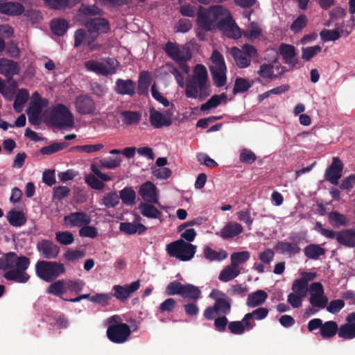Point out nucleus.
<instances>
[{
	"instance_id": "obj_1",
	"label": "nucleus",
	"mask_w": 355,
	"mask_h": 355,
	"mask_svg": "<svg viewBox=\"0 0 355 355\" xmlns=\"http://www.w3.org/2000/svg\"><path fill=\"white\" fill-rule=\"evenodd\" d=\"M208 75L206 67L198 64L194 67L192 78L186 80L185 95L190 98L204 100L209 96V88L207 85Z\"/></svg>"
},
{
	"instance_id": "obj_2",
	"label": "nucleus",
	"mask_w": 355,
	"mask_h": 355,
	"mask_svg": "<svg viewBox=\"0 0 355 355\" xmlns=\"http://www.w3.org/2000/svg\"><path fill=\"white\" fill-rule=\"evenodd\" d=\"M64 264L56 261H38L35 264L36 275L46 282H51L64 273Z\"/></svg>"
},
{
	"instance_id": "obj_3",
	"label": "nucleus",
	"mask_w": 355,
	"mask_h": 355,
	"mask_svg": "<svg viewBox=\"0 0 355 355\" xmlns=\"http://www.w3.org/2000/svg\"><path fill=\"white\" fill-rule=\"evenodd\" d=\"M197 247L183 239H179L166 245L167 254L182 261H190L196 252Z\"/></svg>"
},
{
	"instance_id": "obj_4",
	"label": "nucleus",
	"mask_w": 355,
	"mask_h": 355,
	"mask_svg": "<svg viewBox=\"0 0 355 355\" xmlns=\"http://www.w3.org/2000/svg\"><path fill=\"white\" fill-rule=\"evenodd\" d=\"M224 12V7L220 5L210 7L208 10L199 6L197 12V24L201 30L210 31L218 19V15Z\"/></svg>"
},
{
	"instance_id": "obj_5",
	"label": "nucleus",
	"mask_w": 355,
	"mask_h": 355,
	"mask_svg": "<svg viewBox=\"0 0 355 355\" xmlns=\"http://www.w3.org/2000/svg\"><path fill=\"white\" fill-rule=\"evenodd\" d=\"M315 229L322 236L328 239L336 238V241L345 247H355V230L353 229L343 230L339 232H334L331 230L324 229L320 222H317Z\"/></svg>"
},
{
	"instance_id": "obj_6",
	"label": "nucleus",
	"mask_w": 355,
	"mask_h": 355,
	"mask_svg": "<svg viewBox=\"0 0 355 355\" xmlns=\"http://www.w3.org/2000/svg\"><path fill=\"white\" fill-rule=\"evenodd\" d=\"M214 65L209 67L214 85L217 87H222L227 83V67L223 55L217 50H214L211 57Z\"/></svg>"
},
{
	"instance_id": "obj_7",
	"label": "nucleus",
	"mask_w": 355,
	"mask_h": 355,
	"mask_svg": "<svg viewBox=\"0 0 355 355\" xmlns=\"http://www.w3.org/2000/svg\"><path fill=\"white\" fill-rule=\"evenodd\" d=\"M230 54L232 55L238 67L244 69L250 65L251 59L257 55V51L254 46L245 44L243 45L242 49L236 46L232 47Z\"/></svg>"
},
{
	"instance_id": "obj_8",
	"label": "nucleus",
	"mask_w": 355,
	"mask_h": 355,
	"mask_svg": "<svg viewBox=\"0 0 355 355\" xmlns=\"http://www.w3.org/2000/svg\"><path fill=\"white\" fill-rule=\"evenodd\" d=\"M166 55L176 63L189 61L191 59V52L188 47L168 41L164 47Z\"/></svg>"
},
{
	"instance_id": "obj_9",
	"label": "nucleus",
	"mask_w": 355,
	"mask_h": 355,
	"mask_svg": "<svg viewBox=\"0 0 355 355\" xmlns=\"http://www.w3.org/2000/svg\"><path fill=\"white\" fill-rule=\"evenodd\" d=\"M106 334L111 342L121 344L129 340L131 330L130 326L127 324L108 325Z\"/></svg>"
},
{
	"instance_id": "obj_10",
	"label": "nucleus",
	"mask_w": 355,
	"mask_h": 355,
	"mask_svg": "<svg viewBox=\"0 0 355 355\" xmlns=\"http://www.w3.org/2000/svg\"><path fill=\"white\" fill-rule=\"evenodd\" d=\"M76 110L81 115H94L96 114V104L89 94H80L75 99Z\"/></svg>"
},
{
	"instance_id": "obj_11",
	"label": "nucleus",
	"mask_w": 355,
	"mask_h": 355,
	"mask_svg": "<svg viewBox=\"0 0 355 355\" xmlns=\"http://www.w3.org/2000/svg\"><path fill=\"white\" fill-rule=\"evenodd\" d=\"M46 119L54 127L60 128L67 126V106L58 104L53 107Z\"/></svg>"
},
{
	"instance_id": "obj_12",
	"label": "nucleus",
	"mask_w": 355,
	"mask_h": 355,
	"mask_svg": "<svg viewBox=\"0 0 355 355\" xmlns=\"http://www.w3.org/2000/svg\"><path fill=\"white\" fill-rule=\"evenodd\" d=\"M343 169L342 161L338 157H334L331 164L325 171V180L334 185H337L342 176Z\"/></svg>"
},
{
	"instance_id": "obj_13",
	"label": "nucleus",
	"mask_w": 355,
	"mask_h": 355,
	"mask_svg": "<svg viewBox=\"0 0 355 355\" xmlns=\"http://www.w3.org/2000/svg\"><path fill=\"white\" fill-rule=\"evenodd\" d=\"M139 287V280L124 286L114 285L112 287V291H114L113 297H115L120 302H124L127 300L133 293L137 291Z\"/></svg>"
},
{
	"instance_id": "obj_14",
	"label": "nucleus",
	"mask_w": 355,
	"mask_h": 355,
	"mask_svg": "<svg viewBox=\"0 0 355 355\" xmlns=\"http://www.w3.org/2000/svg\"><path fill=\"white\" fill-rule=\"evenodd\" d=\"M37 250L40 256L46 259H53L58 257L60 248L52 241L42 239L37 244Z\"/></svg>"
},
{
	"instance_id": "obj_15",
	"label": "nucleus",
	"mask_w": 355,
	"mask_h": 355,
	"mask_svg": "<svg viewBox=\"0 0 355 355\" xmlns=\"http://www.w3.org/2000/svg\"><path fill=\"white\" fill-rule=\"evenodd\" d=\"M149 121L150 125L155 128H161L162 127H168L172 124L171 115L166 111L165 114H162L154 107L149 109Z\"/></svg>"
},
{
	"instance_id": "obj_16",
	"label": "nucleus",
	"mask_w": 355,
	"mask_h": 355,
	"mask_svg": "<svg viewBox=\"0 0 355 355\" xmlns=\"http://www.w3.org/2000/svg\"><path fill=\"white\" fill-rule=\"evenodd\" d=\"M85 26L91 33H107L110 29L109 21L101 17H96L87 21Z\"/></svg>"
},
{
	"instance_id": "obj_17",
	"label": "nucleus",
	"mask_w": 355,
	"mask_h": 355,
	"mask_svg": "<svg viewBox=\"0 0 355 355\" xmlns=\"http://www.w3.org/2000/svg\"><path fill=\"white\" fill-rule=\"evenodd\" d=\"M139 194L145 202L150 203L158 202L157 188L155 184L150 181L146 182L140 186Z\"/></svg>"
},
{
	"instance_id": "obj_18",
	"label": "nucleus",
	"mask_w": 355,
	"mask_h": 355,
	"mask_svg": "<svg viewBox=\"0 0 355 355\" xmlns=\"http://www.w3.org/2000/svg\"><path fill=\"white\" fill-rule=\"evenodd\" d=\"M136 83L131 79L118 78L115 82L114 91L120 95L133 96L135 94Z\"/></svg>"
},
{
	"instance_id": "obj_19",
	"label": "nucleus",
	"mask_w": 355,
	"mask_h": 355,
	"mask_svg": "<svg viewBox=\"0 0 355 355\" xmlns=\"http://www.w3.org/2000/svg\"><path fill=\"white\" fill-rule=\"evenodd\" d=\"M268 314V309L264 307H259L250 313H246L243 318V322L247 327V331L252 329L255 326V323L251 322V320H261L266 318Z\"/></svg>"
},
{
	"instance_id": "obj_20",
	"label": "nucleus",
	"mask_w": 355,
	"mask_h": 355,
	"mask_svg": "<svg viewBox=\"0 0 355 355\" xmlns=\"http://www.w3.org/2000/svg\"><path fill=\"white\" fill-rule=\"evenodd\" d=\"M279 53L282 56L286 64L295 67L297 62V59H295L296 56L295 47L291 44H281L279 46Z\"/></svg>"
},
{
	"instance_id": "obj_21",
	"label": "nucleus",
	"mask_w": 355,
	"mask_h": 355,
	"mask_svg": "<svg viewBox=\"0 0 355 355\" xmlns=\"http://www.w3.org/2000/svg\"><path fill=\"white\" fill-rule=\"evenodd\" d=\"M24 6L19 2L4 1L0 3V12L10 16H17L24 12Z\"/></svg>"
},
{
	"instance_id": "obj_22",
	"label": "nucleus",
	"mask_w": 355,
	"mask_h": 355,
	"mask_svg": "<svg viewBox=\"0 0 355 355\" xmlns=\"http://www.w3.org/2000/svg\"><path fill=\"white\" fill-rule=\"evenodd\" d=\"M0 73L6 78H11L19 73V68L15 61L2 58L0 60Z\"/></svg>"
},
{
	"instance_id": "obj_23",
	"label": "nucleus",
	"mask_w": 355,
	"mask_h": 355,
	"mask_svg": "<svg viewBox=\"0 0 355 355\" xmlns=\"http://www.w3.org/2000/svg\"><path fill=\"white\" fill-rule=\"evenodd\" d=\"M257 73L260 78H257L255 81L261 85H265L263 80L266 82H270L278 77L277 75L274 74V67L270 64L264 63L261 64Z\"/></svg>"
},
{
	"instance_id": "obj_24",
	"label": "nucleus",
	"mask_w": 355,
	"mask_h": 355,
	"mask_svg": "<svg viewBox=\"0 0 355 355\" xmlns=\"http://www.w3.org/2000/svg\"><path fill=\"white\" fill-rule=\"evenodd\" d=\"M3 277L8 281L19 284H25L30 279V275L26 272L15 269V268L6 271Z\"/></svg>"
},
{
	"instance_id": "obj_25",
	"label": "nucleus",
	"mask_w": 355,
	"mask_h": 355,
	"mask_svg": "<svg viewBox=\"0 0 355 355\" xmlns=\"http://www.w3.org/2000/svg\"><path fill=\"white\" fill-rule=\"evenodd\" d=\"M68 223L73 227H82L91 223V217L84 212H73L68 215Z\"/></svg>"
},
{
	"instance_id": "obj_26",
	"label": "nucleus",
	"mask_w": 355,
	"mask_h": 355,
	"mask_svg": "<svg viewBox=\"0 0 355 355\" xmlns=\"http://www.w3.org/2000/svg\"><path fill=\"white\" fill-rule=\"evenodd\" d=\"M268 298L267 293L263 290H257L248 295L246 304L248 306L254 308L262 305Z\"/></svg>"
},
{
	"instance_id": "obj_27",
	"label": "nucleus",
	"mask_w": 355,
	"mask_h": 355,
	"mask_svg": "<svg viewBox=\"0 0 355 355\" xmlns=\"http://www.w3.org/2000/svg\"><path fill=\"white\" fill-rule=\"evenodd\" d=\"M243 232V227L237 223H229L224 226L218 234L223 239H228L236 236Z\"/></svg>"
},
{
	"instance_id": "obj_28",
	"label": "nucleus",
	"mask_w": 355,
	"mask_h": 355,
	"mask_svg": "<svg viewBox=\"0 0 355 355\" xmlns=\"http://www.w3.org/2000/svg\"><path fill=\"white\" fill-rule=\"evenodd\" d=\"M152 82L151 74L148 71H143L139 73L137 93L139 95H146L148 92V88Z\"/></svg>"
},
{
	"instance_id": "obj_29",
	"label": "nucleus",
	"mask_w": 355,
	"mask_h": 355,
	"mask_svg": "<svg viewBox=\"0 0 355 355\" xmlns=\"http://www.w3.org/2000/svg\"><path fill=\"white\" fill-rule=\"evenodd\" d=\"M41 112V103L36 101H32L31 103L30 107L26 111L28 116V121L31 125H37L40 123V115Z\"/></svg>"
},
{
	"instance_id": "obj_30",
	"label": "nucleus",
	"mask_w": 355,
	"mask_h": 355,
	"mask_svg": "<svg viewBox=\"0 0 355 355\" xmlns=\"http://www.w3.org/2000/svg\"><path fill=\"white\" fill-rule=\"evenodd\" d=\"M139 209L144 216L148 218H160L162 216V213L150 202H141Z\"/></svg>"
},
{
	"instance_id": "obj_31",
	"label": "nucleus",
	"mask_w": 355,
	"mask_h": 355,
	"mask_svg": "<svg viewBox=\"0 0 355 355\" xmlns=\"http://www.w3.org/2000/svg\"><path fill=\"white\" fill-rule=\"evenodd\" d=\"M85 67L87 71L94 72L98 75L107 76L109 74H114V69L107 71L105 65L94 60L85 62Z\"/></svg>"
},
{
	"instance_id": "obj_32",
	"label": "nucleus",
	"mask_w": 355,
	"mask_h": 355,
	"mask_svg": "<svg viewBox=\"0 0 355 355\" xmlns=\"http://www.w3.org/2000/svg\"><path fill=\"white\" fill-rule=\"evenodd\" d=\"M203 254L205 258L209 261H221L227 257L225 250L220 249L216 251L207 245L204 248Z\"/></svg>"
},
{
	"instance_id": "obj_33",
	"label": "nucleus",
	"mask_w": 355,
	"mask_h": 355,
	"mask_svg": "<svg viewBox=\"0 0 355 355\" xmlns=\"http://www.w3.org/2000/svg\"><path fill=\"white\" fill-rule=\"evenodd\" d=\"M119 230L126 234H134L136 233L142 234L146 231L147 227L141 223L134 224L129 222H123L120 223Z\"/></svg>"
},
{
	"instance_id": "obj_34",
	"label": "nucleus",
	"mask_w": 355,
	"mask_h": 355,
	"mask_svg": "<svg viewBox=\"0 0 355 355\" xmlns=\"http://www.w3.org/2000/svg\"><path fill=\"white\" fill-rule=\"evenodd\" d=\"M225 11L218 15V19L216 21V25L218 29L222 31H227L232 25H234V20L233 19L230 12L224 8Z\"/></svg>"
},
{
	"instance_id": "obj_35",
	"label": "nucleus",
	"mask_w": 355,
	"mask_h": 355,
	"mask_svg": "<svg viewBox=\"0 0 355 355\" xmlns=\"http://www.w3.org/2000/svg\"><path fill=\"white\" fill-rule=\"evenodd\" d=\"M201 291L198 286L191 284L184 285L181 297L191 301L197 302L201 297Z\"/></svg>"
},
{
	"instance_id": "obj_36",
	"label": "nucleus",
	"mask_w": 355,
	"mask_h": 355,
	"mask_svg": "<svg viewBox=\"0 0 355 355\" xmlns=\"http://www.w3.org/2000/svg\"><path fill=\"white\" fill-rule=\"evenodd\" d=\"M338 324L335 321L329 320L322 323L320 333L323 338L328 339L334 337L336 334H338Z\"/></svg>"
},
{
	"instance_id": "obj_37",
	"label": "nucleus",
	"mask_w": 355,
	"mask_h": 355,
	"mask_svg": "<svg viewBox=\"0 0 355 355\" xmlns=\"http://www.w3.org/2000/svg\"><path fill=\"white\" fill-rule=\"evenodd\" d=\"M7 219L10 225L13 227H21L26 222V218L24 213L15 209H12L8 213Z\"/></svg>"
},
{
	"instance_id": "obj_38",
	"label": "nucleus",
	"mask_w": 355,
	"mask_h": 355,
	"mask_svg": "<svg viewBox=\"0 0 355 355\" xmlns=\"http://www.w3.org/2000/svg\"><path fill=\"white\" fill-rule=\"evenodd\" d=\"M136 192L131 187H125L119 191V199L127 206H132L135 203Z\"/></svg>"
},
{
	"instance_id": "obj_39",
	"label": "nucleus",
	"mask_w": 355,
	"mask_h": 355,
	"mask_svg": "<svg viewBox=\"0 0 355 355\" xmlns=\"http://www.w3.org/2000/svg\"><path fill=\"white\" fill-rule=\"evenodd\" d=\"M227 99V96L225 93H223L220 95H213L205 103L201 105L200 110L204 112L211 108H215L222 102L226 103Z\"/></svg>"
},
{
	"instance_id": "obj_40",
	"label": "nucleus",
	"mask_w": 355,
	"mask_h": 355,
	"mask_svg": "<svg viewBox=\"0 0 355 355\" xmlns=\"http://www.w3.org/2000/svg\"><path fill=\"white\" fill-rule=\"evenodd\" d=\"M120 114L123 123L126 125H136L141 118V113L137 111L124 110L121 111Z\"/></svg>"
},
{
	"instance_id": "obj_41",
	"label": "nucleus",
	"mask_w": 355,
	"mask_h": 355,
	"mask_svg": "<svg viewBox=\"0 0 355 355\" xmlns=\"http://www.w3.org/2000/svg\"><path fill=\"white\" fill-rule=\"evenodd\" d=\"M275 249L281 254H295L300 252L301 249L297 243H291L286 241H279Z\"/></svg>"
},
{
	"instance_id": "obj_42",
	"label": "nucleus",
	"mask_w": 355,
	"mask_h": 355,
	"mask_svg": "<svg viewBox=\"0 0 355 355\" xmlns=\"http://www.w3.org/2000/svg\"><path fill=\"white\" fill-rule=\"evenodd\" d=\"M17 254L10 252L0 258V270L8 271L15 268Z\"/></svg>"
},
{
	"instance_id": "obj_43",
	"label": "nucleus",
	"mask_w": 355,
	"mask_h": 355,
	"mask_svg": "<svg viewBox=\"0 0 355 355\" xmlns=\"http://www.w3.org/2000/svg\"><path fill=\"white\" fill-rule=\"evenodd\" d=\"M304 252L309 259L316 260L324 254L325 249L317 244H310L304 248Z\"/></svg>"
},
{
	"instance_id": "obj_44",
	"label": "nucleus",
	"mask_w": 355,
	"mask_h": 355,
	"mask_svg": "<svg viewBox=\"0 0 355 355\" xmlns=\"http://www.w3.org/2000/svg\"><path fill=\"white\" fill-rule=\"evenodd\" d=\"M231 303L232 299L225 296L222 298L216 299V302L214 305L219 314L227 315L231 311Z\"/></svg>"
},
{
	"instance_id": "obj_45",
	"label": "nucleus",
	"mask_w": 355,
	"mask_h": 355,
	"mask_svg": "<svg viewBox=\"0 0 355 355\" xmlns=\"http://www.w3.org/2000/svg\"><path fill=\"white\" fill-rule=\"evenodd\" d=\"M29 98V93L25 89H19L16 95L13 108L17 112H21L24 108V105Z\"/></svg>"
},
{
	"instance_id": "obj_46",
	"label": "nucleus",
	"mask_w": 355,
	"mask_h": 355,
	"mask_svg": "<svg viewBox=\"0 0 355 355\" xmlns=\"http://www.w3.org/2000/svg\"><path fill=\"white\" fill-rule=\"evenodd\" d=\"M343 33V28L342 27H338L334 30L323 29L320 33V35L321 40L324 42L336 41L340 37L341 34Z\"/></svg>"
},
{
	"instance_id": "obj_47",
	"label": "nucleus",
	"mask_w": 355,
	"mask_h": 355,
	"mask_svg": "<svg viewBox=\"0 0 355 355\" xmlns=\"http://www.w3.org/2000/svg\"><path fill=\"white\" fill-rule=\"evenodd\" d=\"M240 274V270L239 268L231 266H227L221 270L218 279L223 282H229Z\"/></svg>"
},
{
	"instance_id": "obj_48",
	"label": "nucleus",
	"mask_w": 355,
	"mask_h": 355,
	"mask_svg": "<svg viewBox=\"0 0 355 355\" xmlns=\"http://www.w3.org/2000/svg\"><path fill=\"white\" fill-rule=\"evenodd\" d=\"M338 336L345 340L355 338V323H345L340 325Z\"/></svg>"
},
{
	"instance_id": "obj_49",
	"label": "nucleus",
	"mask_w": 355,
	"mask_h": 355,
	"mask_svg": "<svg viewBox=\"0 0 355 355\" xmlns=\"http://www.w3.org/2000/svg\"><path fill=\"white\" fill-rule=\"evenodd\" d=\"M51 29L52 32L58 35H63L67 31V19H54L51 21Z\"/></svg>"
},
{
	"instance_id": "obj_50",
	"label": "nucleus",
	"mask_w": 355,
	"mask_h": 355,
	"mask_svg": "<svg viewBox=\"0 0 355 355\" xmlns=\"http://www.w3.org/2000/svg\"><path fill=\"white\" fill-rule=\"evenodd\" d=\"M65 281L58 280L51 284L47 288V293L57 297L62 298V295L64 293Z\"/></svg>"
},
{
	"instance_id": "obj_51",
	"label": "nucleus",
	"mask_w": 355,
	"mask_h": 355,
	"mask_svg": "<svg viewBox=\"0 0 355 355\" xmlns=\"http://www.w3.org/2000/svg\"><path fill=\"white\" fill-rule=\"evenodd\" d=\"M79 12L81 15L85 16H101L103 15V10L96 5H88L82 3L79 8Z\"/></svg>"
},
{
	"instance_id": "obj_52",
	"label": "nucleus",
	"mask_w": 355,
	"mask_h": 355,
	"mask_svg": "<svg viewBox=\"0 0 355 355\" xmlns=\"http://www.w3.org/2000/svg\"><path fill=\"white\" fill-rule=\"evenodd\" d=\"M328 218L329 223L334 227L345 226L347 224L345 216L339 212L331 211L329 214Z\"/></svg>"
},
{
	"instance_id": "obj_53",
	"label": "nucleus",
	"mask_w": 355,
	"mask_h": 355,
	"mask_svg": "<svg viewBox=\"0 0 355 355\" xmlns=\"http://www.w3.org/2000/svg\"><path fill=\"white\" fill-rule=\"evenodd\" d=\"M184 285L177 280L171 282L165 288V293L168 296L178 295L181 297Z\"/></svg>"
},
{
	"instance_id": "obj_54",
	"label": "nucleus",
	"mask_w": 355,
	"mask_h": 355,
	"mask_svg": "<svg viewBox=\"0 0 355 355\" xmlns=\"http://www.w3.org/2000/svg\"><path fill=\"white\" fill-rule=\"evenodd\" d=\"M250 257V254L248 251L234 252L231 254V263L233 266L239 268V266L247 261Z\"/></svg>"
},
{
	"instance_id": "obj_55",
	"label": "nucleus",
	"mask_w": 355,
	"mask_h": 355,
	"mask_svg": "<svg viewBox=\"0 0 355 355\" xmlns=\"http://www.w3.org/2000/svg\"><path fill=\"white\" fill-rule=\"evenodd\" d=\"M103 148V145L101 144H89V145H83V146H76L71 147L68 149V152H73V151H79L84 152L86 153H92L94 152H97L101 150Z\"/></svg>"
},
{
	"instance_id": "obj_56",
	"label": "nucleus",
	"mask_w": 355,
	"mask_h": 355,
	"mask_svg": "<svg viewBox=\"0 0 355 355\" xmlns=\"http://www.w3.org/2000/svg\"><path fill=\"white\" fill-rule=\"evenodd\" d=\"M309 303L314 308L322 309L325 308L328 303V298L324 294L322 295H313L309 297Z\"/></svg>"
},
{
	"instance_id": "obj_57",
	"label": "nucleus",
	"mask_w": 355,
	"mask_h": 355,
	"mask_svg": "<svg viewBox=\"0 0 355 355\" xmlns=\"http://www.w3.org/2000/svg\"><path fill=\"white\" fill-rule=\"evenodd\" d=\"M251 87L252 84L250 83V82L247 79L244 78L238 77L235 80L233 88V93L234 94L238 93H243L248 91Z\"/></svg>"
},
{
	"instance_id": "obj_58",
	"label": "nucleus",
	"mask_w": 355,
	"mask_h": 355,
	"mask_svg": "<svg viewBox=\"0 0 355 355\" xmlns=\"http://www.w3.org/2000/svg\"><path fill=\"white\" fill-rule=\"evenodd\" d=\"M322 51V47L320 45L312 46L302 47V58L305 61L311 60L318 53Z\"/></svg>"
},
{
	"instance_id": "obj_59",
	"label": "nucleus",
	"mask_w": 355,
	"mask_h": 355,
	"mask_svg": "<svg viewBox=\"0 0 355 355\" xmlns=\"http://www.w3.org/2000/svg\"><path fill=\"white\" fill-rule=\"evenodd\" d=\"M119 203V197L116 192L105 194L102 199V205L106 208H114Z\"/></svg>"
},
{
	"instance_id": "obj_60",
	"label": "nucleus",
	"mask_w": 355,
	"mask_h": 355,
	"mask_svg": "<svg viewBox=\"0 0 355 355\" xmlns=\"http://www.w3.org/2000/svg\"><path fill=\"white\" fill-rule=\"evenodd\" d=\"M112 297V293H97L95 295L92 296L91 302L98 304L102 306H106L110 304Z\"/></svg>"
},
{
	"instance_id": "obj_61",
	"label": "nucleus",
	"mask_w": 355,
	"mask_h": 355,
	"mask_svg": "<svg viewBox=\"0 0 355 355\" xmlns=\"http://www.w3.org/2000/svg\"><path fill=\"white\" fill-rule=\"evenodd\" d=\"M261 34V29L256 22H250L248 28L245 30L244 35L248 39L252 40L259 37Z\"/></svg>"
},
{
	"instance_id": "obj_62",
	"label": "nucleus",
	"mask_w": 355,
	"mask_h": 355,
	"mask_svg": "<svg viewBox=\"0 0 355 355\" xmlns=\"http://www.w3.org/2000/svg\"><path fill=\"white\" fill-rule=\"evenodd\" d=\"M292 293L299 295L300 296L306 297L309 288L303 282L298 279H295L291 286Z\"/></svg>"
},
{
	"instance_id": "obj_63",
	"label": "nucleus",
	"mask_w": 355,
	"mask_h": 355,
	"mask_svg": "<svg viewBox=\"0 0 355 355\" xmlns=\"http://www.w3.org/2000/svg\"><path fill=\"white\" fill-rule=\"evenodd\" d=\"M307 22L308 20L306 15H300L291 25V30L295 33H299L306 26Z\"/></svg>"
},
{
	"instance_id": "obj_64",
	"label": "nucleus",
	"mask_w": 355,
	"mask_h": 355,
	"mask_svg": "<svg viewBox=\"0 0 355 355\" xmlns=\"http://www.w3.org/2000/svg\"><path fill=\"white\" fill-rule=\"evenodd\" d=\"M228 329L233 334L241 335L247 330V327L243 320L241 321H232L229 322Z\"/></svg>"
}]
</instances>
